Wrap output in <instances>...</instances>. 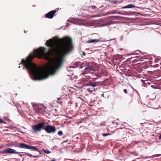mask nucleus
Masks as SVG:
<instances>
[{"instance_id":"f257e3e1","label":"nucleus","mask_w":161,"mask_h":161,"mask_svg":"<svg viewBox=\"0 0 161 161\" xmlns=\"http://www.w3.org/2000/svg\"><path fill=\"white\" fill-rule=\"evenodd\" d=\"M46 44L50 47L47 52H46V48L40 47L39 48L34 50L35 54H30L26 60L22 59L19 64H23L37 80L47 78L48 75L45 71V68L43 69L37 67L35 64L32 62V60L34 58L37 57L47 61H52L53 64H47L45 68L47 72L53 74L62 65L65 56L73 48L72 40L68 36L61 38L55 36L53 39L47 41Z\"/></svg>"},{"instance_id":"f03ea898","label":"nucleus","mask_w":161,"mask_h":161,"mask_svg":"<svg viewBox=\"0 0 161 161\" xmlns=\"http://www.w3.org/2000/svg\"><path fill=\"white\" fill-rule=\"evenodd\" d=\"M14 146L15 147H19L21 148L27 149H32L34 151H38L40 154H41V152L38 150V148L34 146H31L23 143L16 144H14Z\"/></svg>"},{"instance_id":"7ed1b4c3","label":"nucleus","mask_w":161,"mask_h":161,"mask_svg":"<svg viewBox=\"0 0 161 161\" xmlns=\"http://www.w3.org/2000/svg\"><path fill=\"white\" fill-rule=\"evenodd\" d=\"M46 124V122H42L39 123L36 125H32V128L33 132H40L42 130H44V125Z\"/></svg>"},{"instance_id":"20e7f679","label":"nucleus","mask_w":161,"mask_h":161,"mask_svg":"<svg viewBox=\"0 0 161 161\" xmlns=\"http://www.w3.org/2000/svg\"><path fill=\"white\" fill-rule=\"evenodd\" d=\"M44 130H45L47 133L50 134L55 132L56 129L54 126L49 125L46 122V124L44 125Z\"/></svg>"},{"instance_id":"39448f33","label":"nucleus","mask_w":161,"mask_h":161,"mask_svg":"<svg viewBox=\"0 0 161 161\" xmlns=\"http://www.w3.org/2000/svg\"><path fill=\"white\" fill-rule=\"evenodd\" d=\"M34 108L36 110V112L38 113L43 114V109L44 108V106L42 104L34 105Z\"/></svg>"},{"instance_id":"423d86ee","label":"nucleus","mask_w":161,"mask_h":161,"mask_svg":"<svg viewBox=\"0 0 161 161\" xmlns=\"http://www.w3.org/2000/svg\"><path fill=\"white\" fill-rule=\"evenodd\" d=\"M6 153H22L19 152H17L15 150L12 149L11 148H8L5 149L4 150L2 151H0V153L1 154H5Z\"/></svg>"},{"instance_id":"0eeeda50","label":"nucleus","mask_w":161,"mask_h":161,"mask_svg":"<svg viewBox=\"0 0 161 161\" xmlns=\"http://www.w3.org/2000/svg\"><path fill=\"white\" fill-rule=\"evenodd\" d=\"M56 10H52L47 13L45 16L46 18L48 19H52L54 16L55 14L56 13Z\"/></svg>"},{"instance_id":"6e6552de","label":"nucleus","mask_w":161,"mask_h":161,"mask_svg":"<svg viewBox=\"0 0 161 161\" xmlns=\"http://www.w3.org/2000/svg\"><path fill=\"white\" fill-rule=\"evenodd\" d=\"M85 71H84L82 75H85L86 74H87V71L89 73H92L95 71L94 69L93 68L90 66H88L85 68Z\"/></svg>"},{"instance_id":"1a4fd4ad","label":"nucleus","mask_w":161,"mask_h":161,"mask_svg":"<svg viewBox=\"0 0 161 161\" xmlns=\"http://www.w3.org/2000/svg\"><path fill=\"white\" fill-rule=\"evenodd\" d=\"M111 79L110 78L106 79L103 81H102L101 84L105 86L109 85L111 82Z\"/></svg>"},{"instance_id":"9d476101","label":"nucleus","mask_w":161,"mask_h":161,"mask_svg":"<svg viewBox=\"0 0 161 161\" xmlns=\"http://www.w3.org/2000/svg\"><path fill=\"white\" fill-rule=\"evenodd\" d=\"M100 84V82H90L89 84V85L94 87L97 86H98Z\"/></svg>"},{"instance_id":"9b49d317","label":"nucleus","mask_w":161,"mask_h":161,"mask_svg":"<svg viewBox=\"0 0 161 161\" xmlns=\"http://www.w3.org/2000/svg\"><path fill=\"white\" fill-rule=\"evenodd\" d=\"M75 63L78 66L80 67L81 68H82L84 66H85L84 65L85 64L83 63H81L79 62H76Z\"/></svg>"},{"instance_id":"f8f14e48","label":"nucleus","mask_w":161,"mask_h":161,"mask_svg":"<svg viewBox=\"0 0 161 161\" xmlns=\"http://www.w3.org/2000/svg\"><path fill=\"white\" fill-rule=\"evenodd\" d=\"M136 7L133 4H129L126 6L122 7L123 8H135Z\"/></svg>"},{"instance_id":"ddd939ff","label":"nucleus","mask_w":161,"mask_h":161,"mask_svg":"<svg viewBox=\"0 0 161 161\" xmlns=\"http://www.w3.org/2000/svg\"><path fill=\"white\" fill-rule=\"evenodd\" d=\"M26 155L27 156H29V157H33V158H37V157H38L40 156H33L32 155H31V154L29 153H25Z\"/></svg>"},{"instance_id":"4468645a","label":"nucleus","mask_w":161,"mask_h":161,"mask_svg":"<svg viewBox=\"0 0 161 161\" xmlns=\"http://www.w3.org/2000/svg\"><path fill=\"white\" fill-rule=\"evenodd\" d=\"M98 39H92L88 41V42L89 43H93L94 42H97L99 41Z\"/></svg>"},{"instance_id":"2eb2a0df","label":"nucleus","mask_w":161,"mask_h":161,"mask_svg":"<svg viewBox=\"0 0 161 161\" xmlns=\"http://www.w3.org/2000/svg\"><path fill=\"white\" fill-rule=\"evenodd\" d=\"M89 8H90L91 9H94L95 10H97V7L94 5H92L91 6H90L89 7Z\"/></svg>"},{"instance_id":"dca6fc26","label":"nucleus","mask_w":161,"mask_h":161,"mask_svg":"<svg viewBox=\"0 0 161 161\" xmlns=\"http://www.w3.org/2000/svg\"><path fill=\"white\" fill-rule=\"evenodd\" d=\"M102 135L104 136H108L110 135H111L109 133H102Z\"/></svg>"},{"instance_id":"f3484780","label":"nucleus","mask_w":161,"mask_h":161,"mask_svg":"<svg viewBox=\"0 0 161 161\" xmlns=\"http://www.w3.org/2000/svg\"><path fill=\"white\" fill-rule=\"evenodd\" d=\"M115 12L114 11H110L109 12H108V13H107V14H115Z\"/></svg>"},{"instance_id":"a211bd4d","label":"nucleus","mask_w":161,"mask_h":161,"mask_svg":"<svg viewBox=\"0 0 161 161\" xmlns=\"http://www.w3.org/2000/svg\"><path fill=\"white\" fill-rule=\"evenodd\" d=\"M58 135L59 136H62L63 135V132L62 131L60 130L58 132Z\"/></svg>"},{"instance_id":"6ab92c4d","label":"nucleus","mask_w":161,"mask_h":161,"mask_svg":"<svg viewBox=\"0 0 161 161\" xmlns=\"http://www.w3.org/2000/svg\"><path fill=\"white\" fill-rule=\"evenodd\" d=\"M44 151L45 153L47 154H49L51 153V152L48 150H44Z\"/></svg>"},{"instance_id":"aec40b11","label":"nucleus","mask_w":161,"mask_h":161,"mask_svg":"<svg viewBox=\"0 0 161 161\" xmlns=\"http://www.w3.org/2000/svg\"><path fill=\"white\" fill-rule=\"evenodd\" d=\"M140 57L139 58H141L142 59H145V58H146V57L145 56H142V57H140V56H139L137 57Z\"/></svg>"},{"instance_id":"412c9836","label":"nucleus","mask_w":161,"mask_h":161,"mask_svg":"<svg viewBox=\"0 0 161 161\" xmlns=\"http://www.w3.org/2000/svg\"><path fill=\"white\" fill-rule=\"evenodd\" d=\"M4 121L2 119H0V123H5Z\"/></svg>"},{"instance_id":"4be33fe9","label":"nucleus","mask_w":161,"mask_h":161,"mask_svg":"<svg viewBox=\"0 0 161 161\" xmlns=\"http://www.w3.org/2000/svg\"><path fill=\"white\" fill-rule=\"evenodd\" d=\"M161 155V154H157L154 155V156L155 157H158L160 156Z\"/></svg>"},{"instance_id":"5701e85b","label":"nucleus","mask_w":161,"mask_h":161,"mask_svg":"<svg viewBox=\"0 0 161 161\" xmlns=\"http://www.w3.org/2000/svg\"><path fill=\"white\" fill-rule=\"evenodd\" d=\"M140 60H141V59H140V60H137V59H135L133 60V62L134 63H136V62L137 61H140Z\"/></svg>"},{"instance_id":"b1692460","label":"nucleus","mask_w":161,"mask_h":161,"mask_svg":"<svg viewBox=\"0 0 161 161\" xmlns=\"http://www.w3.org/2000/svg\"><path fill=\"white\" fill-rule=\"evenodd\" d=\"M124 92L125 93H127V90L126 89H125L124 90Z\"/></svg>"},{"instance_id":"393cba45","label":"nucleus","mask_w":161,"mask_h":161,"mask_svg":"<svg viewBox=\"0 0 161 161\" xmlns=\"http://www.w3.org/2000/svg\"><path fill=\"white\" fill-rule=\"evenodd\" d=\"M4 147V146L3 145H2L0 146V149H2V148H3Z\"/></svg>"},{"instance_id":"a878e982","label":"nucleus","mask_w":161,"mask_h":161,"mask_svg":"<svg viewBox=\"0 0 161 161\" xmlns=\"http://www.w3.org/2000/svg\"><path fill=\"white\" fill-rule=\"evenodd\" d=\"M82 54L83 55V56H85L86 55V53L84 52H83V53H82Z\"/></svg>"},{"instance_id":"bb28decb","label":"nucleus","mask_w":161,"mask_h":161,"mask_svg":"<svg viewBox=\"0 0 161 161\" xmlns=\"http://www.w3.org/2000/svg\"><path fill=\"white\" fill-rule=\"evenodd\" d=\"M159 139L160 140L161 139V134L159 135Z\"/></svg>"},{"instance_id":"cd10ccee","label":"nucleus","mask_w":161,"mask_h":161,"mask_svg":"<svg viewBox=\"0 0 161 161\" xmlns=\"http://www.w3.org/2000/svg\"><path fill=\"white\" fill-rule=\"evenodd\" d=\"M159 66V64H157L156 65H155V66H154V67H157V66Z\"/></svg>"},{"instance_id":"c85d7f7f","label":"nucleus","mask_w":161,"mask_h":161,"mask_svg":"<svg viewBox=\"0 0 161 161\" xmlns=\"http://www.w3.org/2000/svg\"><path fill=\"white\" fill-rule=\"evenodd\" d=\"M114 3H117V2H116V1H114Z\"/></svg>"},{"instance_id":"c756f323","label":"nucleus","mask_w":161,"mask_h":161,"mask_svg":"<svg viewBox=\"0 0 161 161\" xmlns=\"http://www.w3.org/2000/svg\"><path fill=\"white\" fill-rule=\"evenodd\" d=\"M157 62L156 60H155V61H154V62H155V63H156V62Z\"/></svg>"},{"instance_id":"7c9ffc66","label":"nucleus","mask_w":161,"mask_h":161,"mask_svg":"<svg viewBox=\"0 0 161 161\" xmlns=\"http://www.w3.org/2000/svg\"><path fill=\"white\" fill-rule=\"evenodd\" d=\"M124 129H126V128H124Z\"/></svg>"},{"instance_id":"2f4dec72","label":"nucleus","mask_w":161,"mask_h":161,"mask_svg":"<svg viewBox=\"0 0 161 161\" xmlns=\"http://www.w3.org/2000/svg\"><path fill=\"white\" fill-rule=\"evenodd\" d=\"M120 129H121V128H120Z\"/></svg>"},{"instance_id":"473e14b6","label":"nucleus","mask_w":161,"mask_h":161,"mask_svg":"<svg viewBox=\"0 0 161 161\" xmlns=\"http://www.w3.org/2000/svg\"><path fill=\"white\" fill-rule=\"evenodd\" d=\"M160 64H161V63H160Z\"/></svg>"}]
</instances>
